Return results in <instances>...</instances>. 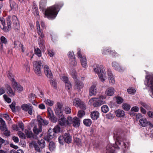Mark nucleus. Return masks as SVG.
<instances>
[{"mask_svg":"<svg viewBox=\"0 0 153 153\" xmlns=\"http://www.w3.org/2000/svg\"><path fill=\"white\" fill-rule=\"evenodd\" d=\"M47 3V0H41L39 3V8L42 11L45 10L44 13L45 17L47 18L49 20H53L56 18L63 4H55L46 9Z\"/></svg>","mask_w":153,"mask_h":153,"instance_id":"nucleus-1","label":"nucleus"},{"mask_svg":"<svg viewBox=\"0 0 153 153\" xmlns=\"http://www.w3.org/2000/svg\"><path fill=\"white\" fill-rule=\"evenodd\" d=\"M119 133L114 132V139H116L115 144L112 145L108 144L106 147V153H114L115 149H120V146L124 150L128 149V146L126 143V140L122 138L120 136Z\"/></svg>","mask_w":153,"mask_h":153,"instance_id":"nucleus-2","label":"nucleus"},{"mask_svg":"<svg viewBox=\"0 0 153 153\" xmlns=\"http://www.w3.org/2000/svg\"><path fill=\"white\" fill-rule=\"evenodd\" d=\"M11 16H9L6 19V22L2 17H0V27L5 32L10 31L11 29L12 22L10 20Z\"/></svg>","mask_w":153,"mask_h":153,"instance_id":"nucleus-3","label":"nucleus"},{"mask_svg":"<svg viewBox=\"0 0 153 153\" xmlns=\"http://www.w3.org/2000/svg\"><path fill=\"white\" fill-rule=\"evenodd\" d=\"M94 71L98 74L99 79L101 81L103 82L105 81L104 77L105 76L106 73L102 65L97 66V67L94 69Z\"/></svg>","mask_w":153,"mask_h":153,"instance_id":"nucleus-4","label":"nucleus"},{"mask_svg":"<svg viewBox=\"0 0 153 153\" xmlns=\"http://www.w3.org/2000/svg\"><path fill=\"white\" fill-rule=\"evenodd\" d=\"M45 140L41 139L38 140L37 142L34 143L33 146L35 150L38 152H40V149H43L45 147Z\"/></svg>","mask_w":153,"mask_h":153,"instance_id":"nucleus-5","label":"nucleus"},{"mask_svg":"<svg viewBox=\"0 0 153 153\" xmlns=\"http://www.w3.org/2000/svg\"><path fill=\"white\" fill-rule=\"evenodd\" d=\"M73 105L76 107H79L82 109L85 110L86 108L85 103L78 98H75L74 100Z\"/></svg>","mask_w":153,"mask_h":153,"instance_id":"nucleus-6","label":"nucleus"},{"mask_svg":"<svg viewBox=\"0 0 153 153\" xmlns=\"http://www.w3.org/2000/svg\"><path fill=\"white\" fill-rule=\"evenodd\" d=\"M42 63L39 61H35L33 62V69L35 73L39 76L41 75V68Z\"/></svg>","mask_w":153,"mask_h":153,"instance_id":"nucleus-7","label":"nucleus"},{"mask_svg":"<svg viewBox=\"0 0 153 153\" xmlns=\"http://www.w3.org/2000/svg\"><path fill=\"white\" fill-rule=\"evenodd\" d=\"M147 79L146 82H145V84L146 85L150 88L151 92L153 95V76H147L146 77Z\"/></svg>","mask_w":153,"mask_h":153,"instance_id":"nucleus-8","label":"nucleus"},{"mask_svg":"<svg viewBox=\"0 0 153 153\" xmlns=\"http://www.w3.org/2000/svg\"><path fill=\"white\" fill-rule=\"evenodd\" d=\"M12 21L13 24L15 31L18 32L20 30L19 23L16 16L13 15L12 16Z\"/></svg>","mask_w":153,"mask_h":153,"instance_id":"nucleus-9","label":"nucleus"},{"mask_svg":"<svg viewBox=\"0 0 153 153\" xmlns=\"http://www.w3.org/2000/svg\"><path fill=\"white\" fill-rule=\"evenodd\" d=\"M21 108L23 110L25 111H28V113L30 115H32L33 113V107L31 104H24L22 105Z\"/></svg>","mask_w":153,"mask_h":153,"instance_id":"nucleus-10","label":"nucleus"},{"mask_svg":"<svg viewBox=\"0 0 153 153\" xmlns=\"http://www.w3.org/2000/svg\"><path fill=\"white\" fill-rule=\"evenodd\" d=\"M78 57L81 58V63L82 66L85 68L87 65V62L86 57L84 56H82L80 49L78 50L77 52Z\"/></svg>","mask_w":153,"mask_h":153,"instance_id":"nucleus-11","label":"nucleus"},{"mask_svg":"<svg viewBox=\"0 0 153 153\" xmlns=\"http://www.w3.org/2000/svg\"><path fill=\"white\" fill-rule=\"evenodd\" d=\"M56 135V134L53 129L50 128L48 131L47 135L45 137L44 139L49 142L51 139L53 138Z\"/></svg>","mask_w":153,"mask_h":153,"instance_id":"nucleus-12","label":"nucleus"},{"mask_svg":"<svg viewBox=\"0 0 153 153\" xmlns=\"http://www.w3.org/2000/svg\"><path fill=\"white\" fill-rule=\"evenodd\" d=\"M44 70L45 73L47 77L50 79H52L53 75L47 65H45L44 67Z\"/></svg>","mask_w":153,"mask_h":153,"instance_id":"nucleus-13","label":"nucleus"},{"mask_svg":"<svg viewBox=\"0 0 153 153\" xmlns=\"http://www.w3.org/2000/svg\"><path fill=\"white\" fill-rule=\"evenodd\" d=\"M109 53L114 56H115L117 54V53L115 52V51L112 50L109 48L105 49L102 51V54L103 55L108 54Z\"/></svg>","mask_w":153,"mask_h":153,"instance_id":"nucleus-14","label":"nucleus"},{"mask_svg":"<svg viewBox=\"0 0 153 153\" xmlns=\"http://www.w3.org/2000/svg\"><path fill=\"white\" fill-rule=\"evenodd\" d=\"M59 117L58 121L59 124L62 126H65L66 124V120L63 114L58 116Z\"/></svg>","mask_w":153,"mask_h":153,"instance_id":"nucleus-15","label":"nucleus"},{"mask_svg":"<svg viewBox=\"0 0 153 153\" xmlns=\"http://www.w3.org/2000/svg\"><path fill=\"white\" fill-rule=\"evenodd\" d=\"M64 137V141L65 142L69 144L71 142L72 137L70 134L68 133H65L63 135Z\"/></svg>","mask_w":153,"mask_h":153,"instance_id":"nucleus-16","label":"nucleus"},{"mask_svg":"<svg viewBox=\"0 0 153 153\" xmlns=\"http://www.w3.org/2000/svg\"><path fill=\"white\" fill-rule=\"evenodd\" d=\"M99 115L100 114L98 111H95L91 112L90 117L93 120H96L99 117Z\"/></svg>","mask_w":153,"mask_h":153,"instance_id":"nucleus-17","label":"nucleus"},{"mask_svg":"<svg viewBox=\"0 0 153 153\" xmlns=\"http://www.w3.org/2000/svg\"><path fill=\"white\" fill-rule=\"evenodd\" d=\"M6 86V91L9 95L10 97L14 96L15 94V93L13 92L12 89L10 86L8 85H7Z\"/></svg>","mask_w":153,"mask_h":153,"instance_id":"nucleus-18","label":"nucleus"},{"mask_svg":"<svg viewBox=\"0 0 153 153\" xmlns=\"http://www.w3.org/2000/svg\"><path fill=\"white\" fill-rule=\"evenodd\" d=\"M75 86L77 89L80 90L83 87L84 84L81 81L76 79L75 81Z\"/></svg>","mask_w":153,"mask_h":153,"instance_id":"nucleus-19","label":"nucleus"},{"mask_svg":"<svg viewBox=\"0 0 153 153\" xmlns=\"http://www.w3.org/2000/svg\"><path fill=\"white\" fill-rule=\"evenodd\" d=\"M72 124L74 127H79L80 124V120L77 117H74L73 120Z\"/></svg>","mask_w":153,"mask_h":153,"instance_id":"nucleus-20","label":"nucleus"},{"mask_svg":"<svg viewBox=\"0 0 153 153\" xmlns=\"http://www.w3.org/2000/svg\"><path fill=\"white\" fill-rule=\"evenodd\" d=\"M9 3L10 10H13L14 11H15L18 10V5L15 1H11Z\"/></svg>","mask_w":153,"mask_h":153,"instance_id":"nucleus-21","label":"nucleus"},{"mask_svg":"<svg viewBox=\"0 0 153 153\" xmlns=\"http://www.w3.org/2000/svg\"><path fill=\"white\" fill-rule=\"evenodd\" d=\"M96 86L95 85H92L89 89V95L90 96L95 95L96 94Z\"/></svg>","mask_w":153,"mask_h":153,"instance_id":"nucleus-22","label":"nucleus"},{"mask_svg":"<svg viewBox=\"0 0 153 153\" xmlns=\"http://www.w3.org/2000/svg\"><path fill=\"white\" fill-rule=\"evenodd\" d=\"M112 65L113 67L118 71L121 72L123 71V69L119 64L116 62H114L112 63Z\"/></svg>","mask_w":153,"mask_h":153,"instance_id":"nucleus-23","label":"nucleus"},{"mask_svg":"<svg viewBox=\"0 0 153 153\" xmlns=\"http://www.w3.org/2000/svg\"><path fill=\"white\" fill-rule=\"evenodd\" d=\"M139 122L140 125L143 127L146 126L148 123L147 119L145 118H143L140 119Z\"/></svg>","mask_w":153,"mask_h":153,"instance_id":"nucleus-24","label":"nucleus"},{"mask_svg":"<svg viewBox=\"0 0 153 153\" xmlns=\"http://www.w3.org/2000/svg\"><path fill=\"white\" fill-rule=\"evenodd\" d=\"M114 89L112 87H109L107 88L105 92L106 94L108 96H112L114 93Z\"/></svg>","mask_w":153,"mask_h":153,"instance_id":"nucleus-25","label":"nucleus"},{"mask_svg":"<svg viewBox=\"0 0 153 153\" xmlns=\"http://www.w3.org/2000/svg\"><path fill=\"white\" fill-rule=\"evenodd\" d=\"M116 116L118 117H123L125 115V112L122 110L119 109L115 112Z\"/></svg>","mask_w":153,"mask_h":153,"instance_id":"nucleus-26","label":"nucleus"},{"mask_svg":"<svg viewBox=\"0 0 153 153\" xmlns=\"http://www.w3.org/2000/svg\"><path fill=\"white\" fill-rule=\"evenodd\" d=\"M105 103V100H100L94 102L93 105L94 107H97Z\"/></svg>","mask_w":153,"mask_h":153,"instance_id":"nucleus-27","label":"nucleus"},{"mask_svg":"<svg viewBox=\"0 0 153 153\" xmlns=\"http://www.w3.org/2000/svg\"><path fill=\"white\" fill-rule=\"evenodd\" d=\"M68 56L69 58H70L71 59H74V62L73 63H72L74 66H75L76 65V62L75 60V56L74 55V54L73 51H70L69 52Z\"/></svg>","mask_w":153,"mask_h":153,"instance_id":"nucleus-28","label":"nucleus"},{"mask_svg":"<svg viewBox=\"0 0 153 153\" xmlns=\"http://www.w3.org/2000/svg\"><path fill=\"white\" fill-rule=\"evenodd\" d=\"M39 128H37L36 126H34L33 128V131L34 133L36 134H38L40 132L42 131V126L39 125Z\"/></svg>","mask_w":153,"mask_h":153,"instance_id":"nucleus-29","label":"nucleus"},{"mask_svg":"<svg viewBox=\"0 0 153 153\" xmlns=\"http://www.w3.org/2000/svg\"><path fill=\"white\" fill-rule=\"evenodd\" d=\"M83 123L86 126H90L92 124V121L89 119H85L83 120Z\"/></svg>","mask_w":153,"mask_h":153,"instance_id":"nucleus-30","label":"nucleus"},{"mask_svg":"<svg viewBox=\"0 0 153 153\" xmlns=\"http://www.w3.org/2000/svg\"><path fill=\"white\" fill-rule=\"evenodd\" d=\"M101 109L102 112L104 113H106L108 112L109 110L108 107L106 105H104L101 107Z\"/></svg>","mask_w":153,"mask_h":153,"instance_id":"nucleus-31","label":"nucleus"},{"mask_svg":"<svg viewBox=\"0 0 153 153\" xmlns=\"http://www.w3.org/2000/svg\"><path fill=\"white\" fill-rule=\"evenodd\" d=\"M55 144L54 142L53 141L50 142L49 144V148L51 151L54 150L55 148Z\"/></svg>","mask_w":153,"mask_h":153,"instance_id":"nucleus-32","label":"nucleus"},{"mask_svg":"<svg viewBox=\"0 0 153 153\" xmlns=\"http://www.w3.org/2000/svg\"><path fill=\"white\" fill-rule=\"evenodd\" d=\"M73 119L70 116L68 117L66 120V124L67 126H70L72 123Z\"/></svg>","mask_w":153,"mask_h":153,"instance_id":"nucleus-33","label":"nucleus"},{"mask_svg":"<svg viewBox=\"0 0 153 153\" xmlns=\"http://www.w3.org/2000/svg\"><path fill=\"white\" fill-rule=\"evenodd\" d=\"M63 111L67 114H69L71 112V108L66 106L63 108Z\"/></svg>","mask_w":153,"mask_h":153,"instance_id":"nucleus-34","label":"nucleus"},{"mask_svg":"<svg viewBox=\"0 0 153 153\" xmlns=\"http://www.w3.org/2000/svg\"><path fill=\"white\" fill-rule=\"evenodd\" d=\"M36 95L30 93L28 96V100L30 102H32V101L35 100V98L36 97Z\"/></svg>","mask_w":153,"mask_h":153,"instance_id":"nucleus-35","label":"nucleus"},{"mask_svg":"<svg viewBox=\"0 0 153 153\" xmlns=\"http://www.w3.org/2000/svg\"><path fill=\"white\" fill-rule=\"evenodd\" d=\"M116 102L118 104H121L123 101V99L119 96L116 97Z\"/></svg>","mask_w":153,"mask_h":153,"instance_id":"nucleus-36","label":"nucleus"},{"mask_svg":"<svg viewBox=\"0 0 153 153\" xmlns=\"http://www.w3.org/2000/svg\"><path fill=\"white\" fill-rule=\"evenodd\" d=\"M25 133L27 138H30L33 137V134L32 131L28 130H25Z\"/></svg>","mask_w":153,"mask_h":153,"instance_id":"nucleus-37","label":"nucleus"},{"mask_svg":"<svg viewBox=\"0 0 153 153\" xmlns=\"http://www.w3.org/2000/svg\"><path fill=\"white\" fill-rule=\"evenodd\" d=\"M35 53L38 56L40 57L42 56V52L38 48L34 49Z\"/></svg>","mask_w":153,"mask_h":153,"instance_id":"nucleus-38","label":"nucleus"},{"mask_svg":"<svg viewBox=\"0 0 153 153\" xmlns=\"http://www.w3.org/2000/svg\"><path fill=\"white\" fill-rule=\"evenodd\" d=\"M53 129L56 134L60 132L61 128L59 125H57L55 126Z\"/></svg>","mask_w":153,"mask_h":153,"instance_id":"nucleus-39","label":"nucleus"},{"mask_svg":"<svg viewBox=\"0 0 153 153\" xmlns=\"http://www.w3.org/2000/svg\"><path fill=\"white\" fill-rule=\"evenodd\" d=\"M47 112L48 114V117L49 118H50L52 116H53L54 114L51 110V108L48 107L47 108Z\"/></svg>","mask_w":153,"mask_h":153,"instance_id":"nucleus-40","label":"nucleus"},{"mask_svg":"<svg viewBox=\"0 0 153 153\" xmlns=\"http://www.w3.org/2000/svg\"><path fill=\"white\" fill-rule=\"evenodd\" d=\"M44 102L46 104L50 106H52L54 103V102L53 101L48 99H45Z\"/></svg>","mask_w":153,"mask_h":153,"instance_id":"nucleus-41","label":"nucleus"},{"mask_svg":"<svg viewBox=\"0 0 153 153\" xmlns=\"http://www.w3.org/2000/svg\"><path fill=\"white\" fill-rule=\"evenodd\" d=\"M1 42L0 43L6 45L7 43V39L4 36H2L0 39Z\"/></svg>","mask_w":153,"mask_h":153,"instance_id":"nucleus-42","label":"nucleus"},{"mask_svg":"<svg viewBox=\"0 0 153 153\" xmlns=\"http://www.w3.org/2000/svg\"><path fill=\"white\" fill-rule=\"evenodd\" d=\"M122 108L124 110L126 111H128L130 109L131 106L129 104L124 103L122 105Z\"/></svg>","mask_w":153,"mask_h":153,"instance_id":"nucleus-43","label":"nucleus"},{"mask_svg":"<svg viewBox=\"0 0 153 153\" xmlns=\"http://www.w3.org/2000/svg\"><path fill=\"white\" fill-rule=\"evenodd\" d=\"M55 111L56 114L57 116H59V115H60L63 114L62 113V110L59 109V108H56L55 109Z\"/></svg>","mask_w":153,"mask_h":153,"instance_id":"nucleus-44","label":"nucleus"},{"mask_svg":"<svg viewBox=\"0 0 153 153\" xmlns=\"http://www.w3.org/2000/svg\"><path fill=\"white\" fill-rule=\"evenodd\" d=\"M40 41L39 42V47L41 48H45V45L44 44L45 41L43 39H41L39 37Z\"/></svg>","mask_w":153,"mask_h":153,"instance_id":"nucleus-45","label":"nucleus"},{"mask_svg":"<svg viewBox=\"0 0 153 153\" xmlns=\"http://www.w3.org/2000/svg\"><path fill=\"white\" fill-rule=\"evenodd\" d=\"M85 110L82 109L78 111L77 115L79 117L81 118L85 115Z\"/></svg>","mask_w":153,"mask_h":153,"instance_id":"nucleus-46","label":"nucleus"},{"mask_svg":"<svg viewBox=\"0 0 153 153\" xmlns=\"http://www.w3.org/2000/svg\"><path fill=\"white\" fill-rule=\"evenodd\" d=\"M16 103L15 102H13L10 105V107L12 111L13 112H15L16 108L15 105Z\"/></svg>","mask_w":153,"mask_h":153,"instance_id":"nucleus-47","label":"nucleus"},{"mask_svg":"<svg viewBox=\"0 0 153 153\" xmlns=\"http://www.w3.org/2000/svg\"><path fill=\"white\" fill-rule=\"evenodd\" d=\"M63 135L62 136H60L58 138V140L59 143L60 144L62 145H63L64 142H65V141H64V138Z\"/></svg>","mask_w":153,"mask_h":153,"instance_id":"nucleus-48","label":"nucleus"},{"mask_svg":"<svg viewBox=\"0 0 153 153\" xmlns=\"http://www.w3.org/2000/svg\"><path fill=\"white\" fill-rule=\"evenodd\" d=\"M0 122L1 125H2V130H3V128H6L5 127L6 124L5 122L1 118H0Z\"/></svg>","mask_w":153,"mask_h":153,"instance_id":"nucleus-49","label":"nucleus"},{"mask_svg":"<svg viewBox=\"0 0 153 153\" xmlns=\"http://www.w3.org/2000/svg\"><path fill=\"white\" fill-rule=\"evenodd\" d=\"M140 104L142 106H143L146 109H149L151 107L149 105H148L145 102H140Z\"/></svg>","mask_w":153,"mask_h":153,"instance_id":"nucleus-50","label":"nucleus"},{"mask_svg":"<svg viewBox=\"0 0 153 153\" xmlns=\"http://www.w3.org/2000/svg\"><path fill=\"white\" fill-rule=\"evenodd\" d=\"M11 79L12 80L10 81L12 82V84L13 87V88H15V87L17 86L19 84H18L15 81L14 79Z\"/></svg>","mask_w":153,"mask_h":153,"instance_id":"nucleus-51","label":"nucleus"},{"mask_svg":"<svg viewBox=\"0 0 153 153\" xmlns=\"http://www.w3.org/2000/svg\"><path fill=\"white\" fill-rule=\"evenodd\" d=\"M3 97L5 101H6L7 103H10L11 102V99L9 97H8L6 95H4L3 96Z\"/></svg>","mask_w":153,"mask_h":153,"instance_id":"nucleus-52","label":"nucleus"},{"mask_svg":"<svg viewBox=\"0 0 153 153\" xmlns=\"http://www.w3.org/2000/svg\"><path fill=\"white\" fill-rule=\"evenodd\" d=\"M65 87L66 89L67 90H69L71 88V84L70 82H66L65 83Z\"/></svg>","mask_w":153,"mask_h":153,"instance_id":"nucleus-53","label":"nucleus"},{"mask_svg":"<svg viewBox=\"0 0 153 153\" xmlns=\"http://www.w3.org/2000/svg\"><path fill=\"white\" fill-rule=\"evenodd\" d=\"M19 128L21 129L22 131L24 129V124L22 121L18 122V125Z\"/></svg>","mask_w":153,"mask_h":153,"instance_id":"nucleus-54","label":"nucleus"},{"mask_svg":"<svg viewBox=\"0 0 153 153\" xmlns=\"http://www.w3.org/2000/svg\"><path fill=\"white\" fill-rule=\"evenodd\" d=\"M49 119L51 120L52 122L53 123H55L57 121V119L56 117H55L54 115L53 116H52L51 117L49 118Z\"/></svg>","mask_w":153,"mask_h":153,"instance_id":"nucleus-55","label":"nucleus"},{"mask_svg":"<svg viewBox=\"0 0 153 153\" xmlns=\"http://www.w3.org/2000/svg\"><path fill=\"white\" fill-rule=\"evenodd\" d=\"M127 91L128 94H134L136 92L135 90L131 88L128 89Z\"/></svg>","mask_w":153,"mask_h":153,"instance_id":"nucleus-56","label":"nucleus"},{"mask_svg":"<svg viewBox=\"0 0 153 153\" xmlns=\"http://www.w3.org/2000/svg\"><path fill=\"white\" fill-rule=\"evenodd\" d=\"M43 119L42 118L41 116L38 115L37 116V120L39 123V125L42 126V121Z\"/></svg>","mask_w":153,"mask_h":153,"instance_id":"nucleus-57","label":"nucleus"},{"mask_svg":"<svg viewBox=\"0 0 153 153\" xmlns=\"http://www.w3.org/2000/svg\"><path fill=\"white\" fill-rule=\"evenodd\" d=\"M114 118L113 114L110 112L106 115V118L109 119H111Z\"/></svg>","mask_w":153,"mask_h":153,"instance_id":"nucleus-58","label":"nucleus"},{"mask_svg":"<svg viewBox=\"0 0 153 153\" xmlns=\"http://www.w3.org/2000/svg\"><path fill=\"white\" fill-rule=\"evenodd\" d=\"M18 134L19 137L21 138L24 139L26 138L25 135L24 133L21 132H19V133H18Z\"/></svg>","mask_w":153,"mask_h":153,"instance_id":"nucleus-59","label":"nucleus"},{"mask_svg":"<svg viewBox=\"0 0 153 153\" xmlns=\"http://www.w3.org/2000/svg\"><path fill=\"white\" fill-rule=\"evenodd\" d=\"M50 84L54 88H56V82L55 80H51L50 81Z\"/></svg>","mask_w":153,"mask_h":153,"instance_id":"nucleus-60","label":"nucleus"},{"mask_svg":"<svg viewBox=\"0 0 153 153\" xmlns=\"http://www.w3.org/2000/svg\"><path fill=\"white\" fill-rule=\"evenodd\" d=\"M38 32L37 33L38 34L39 36L41 38H43L44 37V35L43 33V32L41 31V30L40 29L37 30Z\"/></svg>","mask_w":153,"mask_h":153,"instance_id":"nucleus-61","label":"nucleus"},{"mask_svg":"<svg viewBox=\"0 0 153 153\" xmlns=\"http://www.w3.org/2000/svg\"><path fill=\"white\" fill-rule=\"evenodd\" d=\"M14 89L19 91H21L23 90V87L20 85H19L15 87Z\"/></svg>","mask_w":153,"mask_h":153,"instance_id":"nucleus-62","label":"nucleus"},{"mask_svg":"<svg viewBox=\"0 0 153 153\" xmlns=\"http://www.w3.org/2000/svg\"><path fill=\"white\" fill-rule=\"evenodd\" d=\"M33 12L35 16H39L38 8L33 10Z\"/></svg>","mask_w":153,"mask_h":153,"instance_id":"nucleus-63","label":"nucleus"},{"mask_svg":"<svg viewBox=\"0 0 153 153\" xmlns=\"http://www.w3.org/2000/svg\"><path fill=\"white\" fill-rule=\"evenodd\" d=\"M131 110L132 111L137 112L139 111V108L137 106H134L131 108Z\"/></svg>","mask_w":153,"mask_h":153,"instance_id":"nucleus-64","label":"nucleus"}]
</instances>
